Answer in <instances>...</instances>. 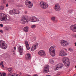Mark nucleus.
<instances>
[{"mask_svg":"<svg viewBox=\"0 0 76 76\" xmlns=\"http://www.w3.org/2000/svg\"><path fill=\"white\" fill-rule=\"evenodd\" d=\"M63 62L67 67H69L70 66V62L69 59L67 57H63L62 60Z\"/></svg>","mask_w":76,"mask_h":76,"instance_id":"obj_1","label":"nucleus"},{"mask_svg":"<svg viewBox=\"0 0 76 76\" xmlns=\"http://www.w3.org/2000/svg\"><path fill=\"white\" fill-rule=\"evenodd\" d=\"M0 47L2 49H6L7 48V45L6 44L4 41L1 40L0 41Z\"/></svg>","mask_w":76,"mask_h":76,"instance_id":"obj_2","label":"nucleus"},{"mask_svg":"<svg viewBox=\"0 0 76 76\" xmlns=\"http://www.w3.org/2000/svg\"><path fill=\"white\" fill-rule=\"evenodd\" d=\"M29 20H28V16L26 15L24 16L21 19L20 23L23 24H25L26 22H28Z\"/></svg>","mask_w":76,"mask_h":76,"instance_id":"obj_3","label":"nucleus"},{"mask_svg":"<svg viewBox=\"0 0 76 76\" xmlns=\"http://www.w3.org/2000/svg\"><path fill=\"white\" fill-rule=\"evenodd\" d=\"M0 19L1 21H5L7 19V16L5 14L2 13L0 14Z\"/></svg>","mask_w":76,"mask_h":76,"instance_id":"obj_4","label":"nucleus"},{"mask_svg":"<svg viewBox=\"0 0 76 76\" xmlns=\"http://www.w3.org/2000/svg\"><path fill=\"white\" fill-rule=\"evenodd\" d=\"M39 5L42 8L44 9H45L48 7V5L44 1H41L39 4Z\"/></svg>","mask_w":76,"mask_h":76,"instance_id":"obj_5","label":"nucleus"},{"mask_svg":"<svg viewBox=\"0 0 76 76\" xmlns=\"http://www.w3.org/2000/svg\"><path fill=\"white\" fill-rule=\"evenodd\" d=\"M25 4L27 7L31 8L33 6V4L31 2V1L26 0L25 2Z\"/></svg>","mask_w":76,"mask_h":76,"instance_id":"obj_6","label":"nucleus"},{"mask_svg":"<svg viewBox=\"0 0 76 76\" xmlns=\"http://www.w3.org/2000/svg\"><path fill=\"white\" fill-rule=\"evenodd\" d=\"M60 43L61 44L63 47H67V45H69V42H66L64 40L61 41Z\"/></svg>","mask_w":76,"mask_h":76,"instance_id":"obj_7","label":"nucleus"},{"mask_svg":"<svg viewBox=\"0 0 76 76\" xmlns=\"http://www.w3.org/2000/svg\"><path fill=\"white\" fill-rule=\"evenodd\" d=\"M30 21L31 22H39V19L37 18V17H32L31 18Z\"/></svg>","mask_w":76,"mask_h":76,"instance_id":"obj_8","label":"nucleus"},{"mask_svg":"<svg viewBox=\"0 0 76 76\" xmlns=\"http://www.w3.org/2000/svg\"><path fill=\"white\" fill-rule=\"evenodd\" d=\"M59 54L60 56H65L67 55V53L65 52L64 50H62L60 51L59 52Z\"/></svg>","mask_w":76,"mask_h":76,"instance_id":"obj_9","label":"nucleus"},{"mask_svg":"<svg viewBox=\"0 0 76 76\" xmlns=\"http://www.w3.org/2000/svg\"><path fill=\"white\" fill-rule=\"evenodd\" d=\"M70 28L73 31V32H76V24L72 25L70 27Z\"/></svg>","mask_w":76,"mask_h":76,"instance_id":"obj_10","label":"nucleus"},{"mask_svg":"<svg viewBox=\"0 0 76 76\" xmlns=\"http://www.w3.org/2000/svg\"><path fill=\"white\" fill-rule=\"evenodd\" d=\"M38 54L40 56H46V54L45 52L43 50H41L38 52Z\"/></svg>","mask_w":76,"mask_h":76,"instance_id":"obj_11","label":"nucleus"},{"mask_svg":"<svg viewBox=\"0 0 76 76\" xmlns=\"http://www.w3.org/2000/svg\"><path fill=\"white\" fill-rule=\"evenodd\" d=\"M38 45V43H36L31 48V50L32 51H34L35 50L37 49V47Z\"/></svg>","mask_w":76,"mask_h":76,"instance_id":"obj_12","label":"nucleus"},{"mask_svg":"<svg viewBox=\"0 0 76 76\" xmlns=\"http://www.w3.org/2000/svg\"><path fill=\"white\" fill-rule=\"evenodd\" d=\"M64 65L63 64L59 63L57 65V66L56 68V70H58V69H61L62 67H63Z\"/></svg>","mask_w":76,"mask_h":76,"instance_id":"obj_13","label":"nucleus"},{"mask_svg":"<svg viewBox=\"0 0 76 76\" xmlns=\"http://www.w3.org/2000/svg\"><path fill=\"white\" fill-rule=\"evenodd\" d=\"M54 8L56 11H60V7L58 5H55L54 7Z\"/></svg>","mask_w":76,"mask_h":76,"instance_id":"obj_14","label":"nucleus"},{"mask_svg":"<svg viewBox=\"0 0 76 76\" xmlns=\"http://www.w3.org/2000/svg\"><path fill=\"white\" fill-rule=\"evenodd\" d=\"M18 51L20 52V55L22 56L23 53V49L22 48V47L20 46H19L18 47Z\"/></svg>","mask_w":76,"mask_h":76,"instance_id":"obj_15","label":"nucleus"},{"mask_svg":"<svg viewBox=\"0 0 76 76\" xmlns=\"http://www.w3.org/2000/svg\"><path fill=\"white\" fill-rule=\"evenodd\" d=\"M26 60H29L31 58V55L29 53H27L25 56Z\"/></svg>","mask_w":76,"mask_h":76,"instance_id":"obj_16","label":"nucleus"},{"mask_svg":"<svg viewBox=\"0 0 76 76\" xmlns=\"http://www.w3.org/2000/svg\"><path fill=\"white\" fill-rule=\"evenodd\" d=\"M25 44L27 50H29V49H30V48H29V44H28V41H26Z\"/></svg>","mask_w":76,"mask_h":76,"instance_id":"obj_17","label":"nucleus"},{"mask_svg":"<svg viewBox=\"0 0 76 76\" xmlns=\"http://www.w3.org/2000/svg\"><path fill=\"white\" fill-rule=\"evenodd\" d=\"M49 53L52 57H54L55 56V55H56L55 51L49 52Z\"/></svg>","mask_w":76,"mask_h":76,"instance_id":"obj_18","label":"nucleus"},{"mask_svg":"<svg viewBox=\"0 0 76 76\" xmlns=\"http://www.w3.org/2000/svg\"><path fill=\"white\" fill-rule=\"evenodd\" d=\"M49 52H51L52 51H55V49H54V47L53 46H51L49 49Z\"/></svg>","mask_w":76,"mask_h":76,"instance_id":"obj_19","label":"nucleus"},{"mask_svg":"<svg viewBox=\"0 0 76 76\" xmlns=\"http://www.w3.org/2000/svg\"><path fill=\"white\" fill-rule=\"evenodd\" d=\"M28 29H29V27L28 26H26L24 28L23 30L24 31L26 32H28Z\"/></svg>","mask_w":76,"mask_h":76,"instance_id":"obj_20","label":"nucleus"},{"mask_svg":"<svg viewBox=\"0 0 76 76\" xmlns=\"http://www.w3.org/2000/svg\"><path fill=\"white\" fill-rule=\"evenodd\" d=\"M15 12V9H13L12 10H11L9 11V13L10 15H14Z\"/></svg>","mask_w":76,"mask_h":76,"instance_id":"obj_21","label":"nucleus"},{"mask_svg":"<svg viewBox=\"0 0 76 76\" xmlns=\"http://www.w3.org/2000/svg\"><path fill=\"white\" fill-rule=\"evenodd\" d=\"M49 61L50 63L51 64H53L54 63V60L53 59L51 58H49Z\"/></svg>","mask_w":76,"mask_h":76,"instance_id":"obj_22","label":"nucleus"},{"mask_svg":"<svg viewBox=\"0 0 76 76\" xmlns=\"http://www.w3.org/2000/svg\"><path fill=\"white\" fill-rule=\"evenodd\" d=\"M19 11L14 10V14L15 15L19 14Z\"/></svg>","mask_w":76,"mask_h":76,"instance_id":"obj_23","label":"nucleus"},{"mask_svg":"<svg viewBox=\"0 0 76 76\" xmlns=\"http://www.w3.org/2000/svg\"><path fill=\"white\" fill-rule=\"evenodd\" d=\"M46 69H47V67H45V69L43 71L44 73H48V71Z\"/></svg>","mask_w":76,"mask_h":76,"instance_id":"obj_24","label":"nucleus"},{"mask_svg":"<svg viewBox=\"0 0 76 76\" xmlns=\"http://www.w3.org/2000/svg\"><path fill=\"white\" fill-rule=\"evenodd\" d=\"M8 70L9 71V72H10V73H12V72H13L12 69L10 68H8Z\"/></svg>","mask_w":76,"mask_h":76,"instance_id":"obj_25","label":"nucleus"},{"mask_svg":"<svg viewBox=\"0 0 76 76\" xmlns=\"http://www.w3.org/2000/svg\"><path fill=\"white\" fill-rule=\"evenodd\" d=\"M0 8L1 10H3L4 9V6H0Z\"/></svg>","mask_w":76,"mask_h":76,"instance_id":"obj_26","label":"nucleus"},{"mask_svg":"<svg viewBox=\"0 0 76 76\" xmlns=\"http://www.w3.org/2000/svg\"><path fill=\"white\" fill-rule=\"evenodd\" d=\"M6 29L7 31H9V30H10V27L9 26H7L6 27Z\"/></svg>","mask_w":76,"mask_h":76,"instance_id":"obj_27","label":"nucleus"},{"mask_svg":"<svg viewBox=\"0 0 76 76\" xmlns=\"http://www.w3.org/2000/svg\"><path fill=\"white\" fill-rule=\"evenodd\" d=\"M51 19L54 22V21H55V19H56V17H53L51 18Z\"/></svg>","mask_w":76,"mask_h":76,"instance_id":"obj_28","label":"nucleus"},{"mask_svg":"<svg viewBox=\"0 0 76 76\" xmlns=\"http://www.w3.org/2000/svg\"><path fill=\"white\" fill-rule=\"evenodd\" d=\"M36 25H34L31 26V28H36Z\"/></svg>","mask_w":76,"mask_h":76,"instance_id":"obj_29","label":"nucleus"},{"mask_svg":"<svg viewBox=\"0 0 76 76\" xmlns=\"http://www.w3.org/2000/svg\"><path fill=\"white\" fill-rule=\"evenodd\" d=\"M69 51L72 52L73 51V50L71 48H69Z\"/></svg>","mask_w":76,"mask_h":76,"instance_id":"obj_30","label":"nucleus"},{"mask_svg":"<svg viewBox=\"0 0 76 76\" xmlns=\"http://www.w3.org/2000/svg\"><path fill=\"white\" fill-rule=\"evenodd\" d=\"M2 75L3 76H6V73H5L3 72L2 73Z\"/></svg>","mask_w":76,"mask_h":76,"instance_id":"obj_31","label":"nucleus"},{"mask_svg":"<svg viewBox=\"0 0 76 76\" xmlns=\"http://www.w3.org/2000/svg\"><path fill=\"white\" fill-rule=\"evenodd\" d=\"M1 65L2 67H4V65H3V62L2 61L1 62Z\"/></svg>","mask_w":76,"mask_h":76,"instance_id":"obj_32","label":"nucleus"},{"mask_svg":"<svg viewBox=\"0 0 76 76\" xmlns=\"http://www.w3.org/2000/svg\"><path fill=\"white\" fill-rule=\"evenodd\" d=\"M14 76H20V75L17 74H14Z\"/></svg>","mask_w":76,"mask_h":76,"instance_id":"obj_33","label":"nucleus"},{"mask_svg":"<svg viewBox=\"0 0 76 76\" xmlns=\"http://www.w3.org/2000/svg\"><path fill=\"white\" fill-rule=\"evenodd\" d=\"M0 26L1 27V28H3V25L2 24H0Z\"/></svg>","mask_w":76,"mask_h":76,"instance_id":"obj_34","label":"nucleus"},{"mask_svg":"<svg viewBox=\"0 0 76 76\" xmlns=\"http://www.w3.org/2000/svg\"><path fill=\"white\" fill-rule=\"evenodd\" d=\"M73 36L74 38H76V34H74L73 35Z\"/></svg>","mask_w":76,"mask_h":76,"instance_id":"obj_35","label":"nucleus"},{"mask_svg":"<svg viewBox=\"0 0 76 76\" xmlns=\"http://www.w3.org/2000/svg\"><path fill=\"white\" fill-rule=\"evenodd\" d=\"M0 32L1 33H3V31L1 30H0Z\"/></svg>","mask_w":76,"mask_h":76,"instance_id":"obj_36","label":"nucleus"},{"mask_svg":"<svg viewBox=\"0 0 76 76\" xmlns=\"http://www.w3.org/2000/svg\"><path fill=\"white\" fill-rule=\"evenodd\" d=\"M8 6H9V4H7L6 5V7H8Z\"/></svg>","mask_w":76,"mask_h":76,"instance_id":"obj_37","label":"nucleus"},{"mask_svg":"<svg viewBox=\"0 0 76 76\" xmlns=\"http://www.w3.org/2000/svg\"><path fill=\"white\" fill-rule=\"evenodd\" d=\"M27 12H27V11H25V12H24L25 14H26V13H27Z\"/></svg>","mask_w":76,"mask_h":76,"instance_id":"obj_38","label":"nucleus"},{"mask_svg":"<svg viewBox=\"0 0 76 76\" xmlns=\"http://www.w3.org/2000/svg\"><path fill=\"white\" fill-rule=\"evenodd\" d=\"M7 76H11V74H9L7 75Z\"/></svg>","mask_w":76,"mask_h":76,"instance_id":"obj_39","label":"nucleus"},{"mask_svg":"<svg viewBox=\"0 0 76 76\" xmlns=\"http://www.w3.org/2000/svg\"><path fill=\"white\" fill-rule=\"evenodd\" d=\"M33 76H38V75H37V74H35Z\"/></svg>","mask_w":76,"mask_h":76,"instance_id":"obj_40","label":"nucleus"},{"mask_svg":"<svg viewBox=\"0 0 76 76\" xmlns=\"http://www.w3.org/2000/svg\"><path fill=\"white\" fill-rule=\"evenodd\" d=\"M16 47H14V51L16 50Z\"/></svg>","mask_w":76,"mask_h":76,"instance_id":"obj_41","label":"nucleus"},{"mask_svg":"<svg viewBox=\"0 0 76 76\" xmlns=\"http://www.w3.org/2000/svg\"><path fill=\"white\" fill-rule=\"evenodd\" d=\"M26 75L27 76H31V75H28V74H26Z\"/></svg>","mask_w":76,"mask_h":76,"instance_id":"obj_42","label":"nucleus"},{"mask_svg":"<svg viewBox=\"0 0 76 76\" xmlns=\"http://www.w3.org/2000/svg\"><path fill=\"white\" fill-rule=\"evenodd\" d=\"M12 53H13V54H15V51H13Z\"/></svg>","mask_w":76,"mask_h":76,"instance_id":"obj_43","label":"nucleus"},{"mask_svg":"<svg viewBox=\"0 0 76 76\" xmlns=\"http://www.w3.org/2000/svg\"><path fill=\"white\" fill-rule=\"evenodd\" d=\"M69 13H71V11H70V10H69Z\"/></svg>","mask_w":76,"mask_h":76,"instance_id":"obj_44","label":"nucleus"},{"mask_svg":"<svg viewBox=\"0 0 76 76\" xmlns=\"http://www.w3.org/2000/svg\"><path fill=\"white\" fill-rule=\"evenodd\" d=\"M0 76H2L3 75L1 74V72H0Z\"/></svg>","mask_w":76,"mask_h":76,"instance_id":"obj_45","label":"nucleus"},{"mask_svg":"<svg viewBox=\"0 0 76 76\" xmlns=\"http://www.w3.org/2000/svg\"><path fill=\"white\" fill-rule=\"evenodd\" d=\"M20 75H22V73L20 72Z\"/></svg>","mask_w":76,"mask_h":76,"instance_id":"obj_46","label":"nucleus"},{"mask_svg":"<svg viewBox=\"0 0 76 76\" xmlns=\"http://www.w3.org/2000/svg\"><path fill=\"white\" fill-rule=\"evenodd\" d=\"M75 47H76V42H75Z\"/></svg>","mask_w":76,"mask_h":76,"instance_id":"obj_47","label":"nucleus"},{"mask_svg":"<svg viewBox=\"0 0 76 76\" xmlns=\"http://www.w3.org/2000/svg\"><path fill=\"white\" fill-rule=\"evenodd\" d=\"M65 51H67V49H65Z\"/></svg>","mask_w":76,"mask_h":76,"instance_id":"obj_48","label":"nucleus"},{"mask_svg":"<svg viewBox=\"0 0 76 76\" xmlns=\"http://www.w3.org/2000/svg\"><path fill=\"white\" fill-rule=\"evenodd\" d=\"M48 76H51V75H48Z\"/></svg>","mask_w":76,"mask_h":76,"instance_id":"obj_49","label":"nucleus"},{"mask_svg":"<svg viewBox=\"0 0 76 76\" xmlns=\"http://www.w3.org/2000/svg\"><path fill=\"white\" fill-rule=\"evenodd\" d=\"M1 65V63L0 62V66Z\"/></svg>","mask_w":76,"mask_h":76,"instance_id":"obj_50","label":"nucleus"},{"mask_svg":"<svg viewBox=\"0 0 76 76\" xmlns=\"http://www.w3.org/2000/svg\"><path fill=\"white\" fill-rule=\"evenodd\" d=\"M11 76H14V75H11Z\"/></svg>","mask_w":76,"mask_h":76,"instance_id":"obj_51","label":"nucleus"},{"mask_svg":"<svg viewBox=\"0 0 76 76\" xmlns=\"http://www.w3.org/2000/svg\"><path fill=\"white\" fill-rule=\"evenodd\" d=\"M75 68H76V65L75 66Z\"/></svg>","mask_w":76,"mask_h":76,"instance_id":"obj_52","label":"nucleus"},{"mask_svg":"<svg viewBox=\"0 0 76 76\" xmlns=\"http://www.w3.org/2000/svg\"><path fill=\"white\" fill-rule=\"evenodd\" d=\"M3 1H5V0H3Z\"/></svg>","mask_w":76,"mask_h":76,"instance_id":"obj_53","label":"nucleus"},{"mask_svg":"<svg viewBox=\"0 0 76 76\" xmlns=\"http://www.w3.org/2000/svg\"><path fill=\"white\" fill-rule=\"evenodd\" d=\"M75 75H76V74H74V76H75Z\"/></svg>","mask_w":76,"mask_h":76,"instance_id":"obj_54","label":"nucleus"},{"mask_svg":"<svg viewBox=\"0 0 76 76\" xmlns=\"http://www.w3.org/2000/svg\"><path fill=\"white\" fill-rule=\"evenodd\" d=\"M48 72H49V71H48Z\"/></svg>","mask_w":76,"mask_h":76,"instance_id":"obj_55","label":"nucleus"},{"mask_svg":"<svg viewBox=\"0 0 76 76\" xmlns=\"http://www.w3.org/2000/svg\"><path fill=\"white\" fill-rule=\"evenodd\" d=\"M75 1H76V0H75Z\"/></svg>","mask_w":76,"mask_h":76,"instance_id":"obj_56","label":"nucleus"},{"mask_svg":"<svg viewBox=\"0 0 76 76\" xmlns=\"http://www.w3.org/2000/svg\"><path fill=\"white\" fill-rule=\"evenodd\" d=\"M54 47H56V46H55Z\"/></svg>","mask_w":76,"mask_h":76,"instance_id":"obj_57","label":"nucleus"}]
</instances>
